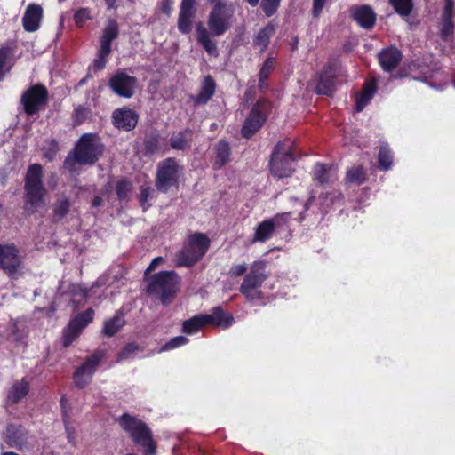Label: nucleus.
Returning a JSON list of instances; mask_svg holds the SVG:
<instances>
[{
  "instance_id": "nucleus-6",
  "label": "nucleus",
  "mask_w": 455,
  "mask_h": 455,
  "mask_svg": "<svg viewBox=\"0 0 455 455\" xmlns=\"http://www.w3.org/2000/svg\"><path fill=\"white\" fill-rule=\"evenodd\" d=\"M180 166L174 157H167L157 165L155 186L160 193L167 194L172 188H178Z\"/></svg>"
},
{
  "instance_id": "nucleus-63",
  "label": "nucleus",
  "mask_w": 455,
  "mask_h": 455,
  "mask_svg": "<svg viewBox=\"0 0 455 455\" xmlns=\"http://www.w3.org/2000/svg\"><path fill=\"white\" fill-rule=\"evenodd\" d=\"M251 7H255L259 4V0H245Z\"/></svg>"
},
{
  "instance_id": "nucleus-2",
  "label": "nucleus",
  "mask_w": 455,
  "mask_h": 455,
  "mask_svg": "<svg viewBox=\"0 0 455 455\" xmlns=\"http://www.w3.org/2000/svg\"><path fill=\"white\" fill-rule=\"evenodd\" d=\"M103 148L97 133H84L76 142L73 151L64 160L63 166L70 172H75L76 164L93 165L102 156Z\"/></svg>"
},
{
  "instance_id": "nucleus-11",
  "label": "nucleus",
  "mask_w": 455,
  "mask_h": 455,
  "mask_svg": "<svg viewBox=\"0 0 455 455\" xmlns=\"http://www.w3.org/2000/svg\"><path fill=\"white\" fill-rule=\"evenodd\" d=\"M94 310L90 307L72 318L63 331L62 345L68 347L81 334L83 330L93 321Z\"/></svg>"
},
{
  "instance_id": "nucleus-58",
  "label": "nucleus",
  "mask_w": 455,
  "mask_h": 455,
  "mask_svg": "<svg viewBox=\"0 0 455 455\" xmlns=\"http://www.w3.org/2000/svg\"><path fill=\"white\" fill-rule=\"evenodd\" d=\"M163 262H164V259H163L162 257H156V258H155V259L151 261V263L149 264V266L148 267V268L146 269V271H145V275H148V274H149V273L153 272V271L156 269V267L159 264H161V263H163Z\"/></svg>"
},
{
  "instance_id": "nucleus-12",
  "label": "nucleus",
  "mask_w": 455,
  "mask_h": 455,
  "mask_svg": "<svg viewBox=\"0 0 455 455\" xmlns=\"http://www.w3.org/2000/svg\"><path fill=\"white\" fill-rule=\"evenodd\" d=\"M22 265L18 247L14 243H0V269L9 277L16 275Z\"/></svg>"
},
{
  "instance_id": "nucleus-14",
  "label": "nucleus",
  "mask_w": 455,
  "mask_h": 455,
  "mask_svg": "<svg viewBox=\"0 0 455 455\" xmlns=\"http://www.w3.org/2000/svg\"><path fill=\"white\" fill-rule=\"evenodd\" d=\"M114 127L125 132L132 131L139 121L138 113L128 108L123 107L115 109L111 116Z\"/></svg>"
},
{
  "instance_id": "nucleus-44",
  "label": "nucleus",
  "mask_w": 455,
  "mask_h": 455,
  "mask_svg": "<svg viewBox=\"0 0 455 455\" xmlns=\"http://www.w3.org/2000/svg\"><path fill=\"white\" fill-rule=\"evenodd\" d=\"M334 88V78L327 77L325 74L321 75L316 92L319 94L331 95Z\"/></svg>"
},
{
  "instance_id": "nucleus-29",
  "label": "nucleus",
  "mask_w": 455,
  "mask_h": 455,
  "mask_svg": "<svg viewBox=\"0 0 455 455\" xmlns=\"http://www.w3.org/2000/svg\"><path fill=\"white\" fill-rule=\"evenodd\" d=\"M215 157L213 169L220 170L230 161L231 148L229 143L224 140H220L215 146Z\"/></svg>"
},
{
  "instance_id": "nucleus-54",
  "label": "nucleus",
  "mask_w": 455,
  "mask_h": 455,
  "mask_svg": "<svg viewBox=\"0 0 455 455\" xmlns=\"http://www.w3.org/2000/svg\"><path fill=\"white\" fill-rule=\"evenodd\" d=\"M315 179L320 183L324 184L331 180L328 169L324 165H317L315 171Z\"/></svg>"
},
{
  "instance_id": "nucleus-9",
  "label": "nucleus",
  "mask_w": 455,
  "mask_h": 455,
  "mask_svg": "<svg viewBox=\"0 0 455 455\" xmlns=\"http://www.w3.org/2000/svg\"><path fill=\"white\" fill-rule=\"evenodd\" d=\"M270 105V102L265 99L259 100L253 105L241 129L243 138L251 139L261 129L267 121Z\"/></svg>"
},
{
  "instance_id": "nucleus-42",
  "label": "nucleus",
  "mask_w": 455,
  "mask_h": 455,
  "mask_svg": "<svg viewBox=\"0 0 455 455\" xmlns=\"http://www.w3.org/2000/svg\"><path fill=\"white\" fill-rule=\"evenodd\" d=\"M16 51L15 45H4L0 47V80L4 76V68L7 61L12 58Z\"/></svg>"
},
{
  "instance_id": "nucleus-28",
  "label": "nucleus",
  "mask_w": 455,
  "mask_h": 455,
  "mask_svg": "<svg viewBox=\"0 0 455 455\" xmlns=\"http://www.w3.org/2000/svg\"><path fill=\"white\" fill-rule=\"evenodd\" d=\"M202 259L194 249L189 245H186L176 254V267H191Z\"/></svg>"
},
{
  "instance_id": "nucleus-13",
  "label": "nucleus",
  "mask_w": 455,
  "mask_h": 455,
  "mask_svg": "<svg viewBox=\"0 0 455 455\" xmlns=\"http://www.w3.org/2000/svg\"><path fill=\"white\" fill-rule=\"evenodd\" d=\"M4 440L10 448H15L21 451L32 449V445L28 442V431L21 425H7Z\"/></svg>"
},
{
  "instance_id": "nucleus-4",
  "label": "nucleus",
  "mask_w": 455,
  "mask_h": 455,
  "mask_svg": "<svg viewBox=\"0 0 455 455\" xmlns=\"http://www.w3.org/2000/svg\"><path fill=\"white\" fill-rule=\"evenodd\" d=\"M180 276L173 270L154 274L148 280L147 292L157 294L163 304L170 303L180 290Z\"/></svg>"
},
{
  "instance_id": "nucleus-18",
  "label": "nucleus",
  "mask_w": 455,
  "mask_h": 455,
  "mask_svg": "<svg viewBox=\"0 0 455 455\" xmlns=\"http://www.w3.org/2000/svg\"><path fill=\"white\" fill-rule=\"evenodd\" d=\"M277 217L266 219L256 226L252 243H266L273 237L279 226Z\"/></svg>"
},
{
  "instance_id": "nucleus-38",
  "label": "nucleus",
  "mask_w": 455,
  "mask_h": 455,
  "mask_svg": "<svg viewBox=\"0 0 455 455\" xmlns=\"http://www.w3.org/2000/svg\"><path fill=\"white\" fill-rule=\"evenodd\" d=\"M275 60L274 58H267L259 74V87L260 90H265L268 87L267 80L275 68Z\"/></svg>"
},
{
  "instance_id": "nucleus-32",
  "label": "nucleus",
  "mask_w": 455,
  "mask_h": 455,
  "mask_svg": "<svg viewBox=\"0 0 455 455\" xmlns=\"http://www.w3.org/2000/svg\"><path fill=\"white\" fill-rule=\"evenodd\" d=\"M119 27L115 19L108 20L107 25L103 29V34L100 38V46L104 49L112 51V42L118 37Z\"/></svg>"
},
{
  "instance_id": "nucleus-52",
  "label": "nucleus",
  "mask_w": 455,
  "mask_h": 455,
  "mask_svg": "<svg viewBox=\"0 0 455 455\" xmlns=\"http://www.w3.org/2000/svg\"><path fill=\"white\" fill-rule=\"evenodd\" d=\"M68 292L73 297H79L82 300L86 301L88 297V290L81 284L72 283L68 286Z\"/></svg>"
},
{
  "instance_id": "nucleus-46",
  "label": "nucleus",
  "mask_w": 455,
  "mask_h": 455,
  "mask_svg": "<svg viewBox=\"0 0 455 455\" xmlns=\"http://www.w3.org/2000/svg\"><path fill=\"white\" fill-rule=\"evenodd\" d=\"M111 53V50L104 49L100 46L97 58L92 62V67L95 71H100L105 68L107 64V58Z\"/></svg>"
},
{
  "instance_id": "nucleus-61",
  "label": "nucleus",
  "mask_w": 455,
  "mask_h": 455,
  "mask_svg": "<svg viewBox=\"0 0 455 455\" xmlns=\"http://www.w3.org/2000/svg\"><path fill=\"white\" fill-rule=\"evenodd\" d=\"M105 4L108 7V9H114L116 10L117 8L116 0H104Z\"/></svg>"
},
{
  "instance_id": "nucleus-60",
  "label": "nucleus",
  "mask_w": 455,
  "mask_h": 455,
  "mask_svg": "<svg viewBox=\"0 0 455 455\" xmlns=\"http://www.w3.org/2000/svg\"><path fill=\"white\" fill-rule=\"evenodd\" d=\"M103 203V200L101 198V196H95L92 201V206L93 208H97V207H100Z\"/></svg>"
},
{
  "instance_id": "nucleus-37",
  "label": "nucleus",
  "mask_w": 455,
  "mask_h": 455,
  "mask_svg": "<svg viewBox=\"0 0 455 455\" xmlns=\"http://www.w3.org/2000/svg\"><path fill=\"white\" fill-rule=\"evenodd\" d=\"M376 91V86L373 82L367 83L362 92L356 97L355 111L361 112L364 107L370 102Z\"/></svg>"
},
{
  "instance_id": "nucleus-41",
  "label": "nucleus",
  "mask_w": 455,
  "mask_h": 455,
  "mask_svg": "<svg viewBox=\"0 0 455 455\" xmlns=\"http://www.w3.org/2000/svg\"><path fill=\"white\" fill-rule=\"evenodd\" d=\"M389 4L395 12L402 17L409 16L413 10L412 0H389Z\"/></svg>"
},
{
  "instance_id": "nucleus-5",
  "label": "nucleus",
  "mask_w": 455,
  "mask_h": 455,
  "mask_svg": "<svg viewBox=\"0 0 455 455\" xmlns=\"http://www.w3.org/2000/svg\"><path fill=\"white\" fill-rule=\"evenodd\" d=\"M234 6L227 2H218L212 7L208 16V28L213 36L224 35L232 26Z\"/></svg>"
},
{
  "instance_id": "nucleus-31",
  "label": "nucleus",
  "mask_w": 455,
  "mask_h": 455,
  "mask_svg": "<svg viewBox=\"0 0 455 455\" xmlns=\"http://www.w3.org/2000/svg\"><path fill=\"white\" fill-rule=\"evenodd\" d=\"M197 41L204 48V50L211 56H218L219 52L216 43L210 38V32L202 25L198 23L196 28Z\"/></svg>"
},
{
  "instance_id": "nucleus-27",
  "label": "nucleus",
  "mask_w": 455,
  "mask_h": 455,
  "mask_svg": "<svg viewBox=\"0 0 455 455\" xmlns=\"http://www.w3.org/2000/svg\"><path fill=\"white\" fill-rule=\"evenodd\" d=\"M216 91V82L210 75L206 76L202 83L199 93L194 99L196 105H205L214 95Z\"/></svg>"
},
{
  "instance_id": "nucleus-10",
  "label": "nucleus",
  "mask_w": 455,
  "mask_h": 455,
  "mask_svg": "<svg viewBox=\"0 0 455 455\" xmlns=\"http://www.w3.org/2000/svg\"><path fill=\"white\" fill-rule=\"evenodd\" d=\"M108 85L118 97L131 99L135 94L138 79L124 69H118L110 76Z\"/></svg>"
},
{
  "instance_id": "nucleus-50",
  "label": "nucleus",
  "mask_w": 455,
  "mask_h": 455,
  "mask_svg": "<svg viewBox=\"0 0 455 455\" xmlns=\"http://www.w3.org/2000/svg\"><path fill=\"white\" fill-rule=\"evenodd\" d=\"M280 2L281 0H261L260 7L267 17H271L276 12Z\"/></svg>"
},
{
  "instance_id": "nucleus-22",
  "label": "nucleus",
  "mask_w": 455,
  "mask_h": 455,
  "mask_svg": "<svg viewBox=\"0 0 455 455\" xmlns=\"http://www.w3.org/2000/svg\"><path fill=\"white\" fill-rule=\"evenodd\" d=\"M453 0H445V5L442 14L440 23V36L443 39L447 40L453 34Z\"/></svg>"
},
{
  "instance_id": "nucleus-36",
  "label": "nucleus",
  "mask_w": 455,
  "mask_h": 455,
  "mask_svg": "<svg viewBox=\"0 0 455 455\" xmlns=\"http://www.w3.org/2000/svg\"><path fill=\"white\" fill-rule=\"evenodd\" d=\"M275 27L272 22L267 23L262 28L253 40L255 46L260 48V52H265L269 44L270 38L275 35Z\"/></svg>"
},
{
  "instance_id": "nucleus-45",
  "label": "nucleus",
  "mask_w": 455,
  "mask_h": 455,
  "mask_svg": "<svg viewBox=\"0 0 455 455\" xmlns=\"http://www.w3.org/2000/svg\"><path fill=\"white\" fill-rule=\"evenodd\" d=\"M92 19V10L88 7L79 8L74 14V21L79 28H82L86 21Z\"/></svg>"
},
{
  "instance_id": "nucleus-48",
  "label": "nucleus",
  "mask_w": 455,
  "mask_h": 455,
  "mask_svg": "<svg viewBox=\"0 0 455 455\" xmlns=\"http://www.w3.org/2000/svg\"><path fill=\"white\" fill-rule=\"evenodd\" d=\"M91 110L82 105L77 106L73 112L72 118L74 125H80L85 122Z\"/></svg>"
},
{
  "instance_id": "nucleus-25",
  "label": "nucleus",
  "mask_w": 455,
  "mask_h": 455,
  "mask_svg": "<svg viewBox=\"0 0 455 455\" xmlns=\"http://www.w3.org/2000/svg\"><path fill=\"white\" fill-rule=\"evenodd\" d=\"M379 59L382 68L386 71H391L400 63L402 53L397 48L389 47L379 54Z\"/></svg>"
},
{
  "instance_id": "nucleus-40",
  "label": "nucleus",
  "mask_w": 455,
  "mask_h": 455,
  "mask_svg": "<svg viewBox=\"0 0 455 455\" xmlns=\"http://www.w3.org/2000/svg\"><path fill=\"white\" fill-rule=\"evenodd\" d=\"M347 182L360 185L366 180V171L363 166H353L347 172Z\"/></svg>"
},
{
  "instance_id": "nucleus-15",
  "label": "nucleus",
  "mask_w": 455,
  "mask_h": 455,
  "mask_svg": "<svg viewBox=\"0 0 455 455\" xmlns=\"http://www.w3.org/2000/svg\"><path fill=\"white\" fill-rule=\"evenodd\" d=\"M169 151L166 138L163 137L159 131L154 129L146 133L143 139V153L146 156L156 154H165Z\"/></svg>"
},
{
  "instance_id": "nucleus-19",
  "label": "nucleus",
  "mask_w": 455,
  "mask_h": 455,
  "mask_svg": "<svg viewBox=\"0 0 455 455\" xmlns=\"http://www.w3.org/2000/svg\"><path fill=\"white\" fill-rule=\"evenodd\" d=\"M269 170L273 176L284 178V141H278L274 148L270 161Z\"/></svg>"
},
{
  "instance_id": "nucleus-64",
  "label": "nucleus",
  "mask_w": 455,
  "mask_h": 455,
  "mask_svg": "<svg viewBox=\"0 0 455 455\" xmlns=\"http://www.w3.org/2000/svg\"><path fill=\"white\" fill-rule=\"evenodd\" d=\"M297 44H298V38L295 37L294 38V42L292 43L291 44V50L294 51L296 48H297Z\"/></svg>"
},
{
  "instance_id": "nucleus-1",
  "label": "nucleus",
  "mask_w": 455,
  "mask_h": 455,
  "mask_svg": "<svg viewBox=\"0 0 455 455\" xmlns=\"http://www.w3.org/2000/svg\"><path fill=\"white\" fill-rule=\"evenodd\" d=\"M44 172L40 164L28 165L24 176L23 209L28 215L35 214L45 205L48 191L43 181Z\"/></svg>"
},
{
  "instance_id": "nucleus-35",
  "label": "nucleus",
  "mask_w": 455,
  "mask_h": 455,
  "mask_svg": "<svg viewBox=\"0 0 455 455\" xmlns=\"http://www.w3.org/2000/svg\"><path fill=\"white\" fill-rule=\"evenodd\" d=\"M209 319L204 316V314H199L185 320L182 323L181 331L187 335H193L197 333L202 328L206 326V322Z\"/></svg>"
},
{
  "instance_id": "nucleus-62",
  "label": "nucleus",
  "mask_w": 455,
  "mask_h": 455,
  "mask_svg": "<svg viewBox=\"0 0 455 455\" xmlns=\"http://www.w3.org/2000/svg\"><path fill=\"white\" fill-rule=\"evenodd\" d=\"M285 156H286V164H288V158H290L292 162H294L297 158V156L293 153H291L290 151H286L285 153Z\"/></svg>"
},
{
  "instance_id": "nucleus-33",
  "label": "nucleus",
  "mask_w": 455,
  "mask_h": 455,
  "mask_svg": "<svg viewBox=\"0 0 455 455\" xmlns=\"http://www.w3.org/2000/svg\"><path fill=\"white\" fill-rule=\"evenodd\" d=\"M210 239L204 233H195L189 236L188 243L196 252L202 258L206 254L210 248Z\"/></svg>"
},
{
  "instance_id": "nucleus-17",
  "label": "nucleus",
  "mask_w": 455,
  "mask_h": 455,
  "mask_svg": "<svg viewBox=\"0 0 455 455\" xmlns=\"http://www.w3.org/2000/svg\"><path fill=\"white\" fill-rule=\"evenodd\" d=\"M167 142L169 150L188 151L194 142V131L188 127L175 131L171 134L169 141Z\"/></svg>"
},
{
  "instance_id": "nucleus-23",
  "label": "nucleus",
  "mask_w": 455,
  "mask_h": 455,
  "mask_svg": "<svg viewBox=\"0 0 455 455\" xmlns=\"http://www.w3.org/2000/svg\"><path fill=\"white\" fill-rule=\"evenodd\" d=\"M30 384L26 378L12 384L7 392L6 401L10 404H17L29 393Z\"/></svg>"
},
{
  "instance_id": "nucleus-56",
  "label": "nucleus",
  "mask_w": 455,
  "mask_h": 455,
  "mask_svg": "<svg viewBox=\"0 0 455 455\" xmlns=\"http://www.w3.org/2000/svg\"><path fill=\"white\" fill-rule=\"evenodd\" d=\"M172 4L173 0H160V11L169 16L172 12Z\"/></svg>"
},
{
  "instance_id": "nucleus-24",
  "label": "nucleus",
  "mask_w": 455,
  "mask_h": 455,
  "mask_svg": "<svg viewBox=\"0 0 455 455\" xmlns=\"http://www.w3.org/2000/svg\"><path fill=\"white\" fill-rule=\"evenodd\" d=\"M204 316L208 319L210 318V320L206 322V326L213 325L226 329L231 326L235 322L232 315L226 313L221 307H213L212 314H204Z\"/></svg>"
},
{
  "instance_id": "nucleus-51",
  "label": "nucleus",
  "mask_w": 455,
  "mask_h": 455,
  "mask_svg": "<svg viewBox=\"0 0 455 455\" xmlns=\"http://www.w3.org/2000/svg\"><path fill=\"white\" fill-rule=\"evenodd\" d=\"M139 350V346L135 342L126 344L117 354L116 360L121 362L128 359L132 354Z\"/></svg>"
},
{
  "instance_id": "nucleus-30",
  "label": "nucleus",
  "mask_w": 455,
  "mask_h": 455,
  "mask_svg": "<svg viewBox=\"0 0 455 455\" xmlns=\"http://www.w3.org/2000/svg\"><path fill=\"white\" fill-rule=\"evenodd\" d=\"M71 201L65 195H60L52 204V222L62 220L70 212Z\"/></svg>"
},
{
  "instance_id": "nucleus-21",
  "label": "nucleus",
  "mask_w": 455,
  "mask_h": 455,
  "mask_svg": "<svg viewBox=\"0 0 455 455\" xmlns=\"http://www.w3.org/2000/svg\"><path fill=\"white\" fill-rule=\"evenodd\" d=\"M354 20L360 27L369 29L375 25L376 14L369 5L355 6L351 9Z\"/></svg>"
},
{
  "instance_id": "nucleus-43",
  "label": "nucleus",
  "mask_w": 455,
  "mask_h": 455,
  "mask_svg": "<svg viewBox=\"0 0 455 455\" xmlns=\"http://www.w3.org/2000/svg\"><path fill=\"white\" fill-rule=\"evenodd\" d=\"M378 161L379 166L384 170H388L391 168L393 164V156L391 155V151L387 144H384L380 147Z\"/></svg>"
},
{
  "instance_id": "nucleus-47",
  "label": "nucleus",
  "mask_w": 455,
  "mask_h": 455,
  "mask_svg": "<svg viewBox=\"0 0 455 455\" xmlns=\"http://www.w3.org/2000/svg\"><path fill=\"white\" fill-rule=\"evenodd\" d=\"M140 190V193L138 200L140 205L142 207L143 212H146L151 206V204H148V200L152 197L154 190L151 187L148 186H141Z\"/></svg>"
},
{
  "instance_id": "nucleus-53",
  "label": "nucleus",
  "mask_w": 455,
  "mask_h": 455,
  "mask_svg": "<svg viewBox=\"0 0 455 455\" xmlns=\"http://www.w3.org/2000/svg\"><path fill=\"white\" fill-rule=\"evenodd\" d=\"M73 380L76 387L83 389L90 384L92 378L87 377L84 373L76 369L73 374Z\"/></svg>"
},
{
  "instance_id": "nucleus-3",
  "label": "nucleus",
  "mask_w": 455,
  "mask_h": 455,
  "mask_svg": "<svg viewBox=\"0 0 455 455\" xmlns=\"http://www.w3.org/2000/svg\"><path fill=\"white\" fill-rule=\"evenodd\" d=\"M117 421L122 429L129 434L133 443L143 448L145 455L156 454L157 446L153 433L144 421L126 412Z\"/></svg>"
},
{
  "instance_id": "nucleus-26",
  "label": "nucleus",
  "mask_w": 455,
  "mask_h": 455,
  "mask_svg": "<svg viewBox=\"0 0 455 455\" xmlns=\"http://www.w3.org/2000/svg\"><path fill=\"white\" fill-rule=\"evenodd\" d=\"M106 351L102 349L95 350L90 356H88L84 363L76 368L79 371L84 373L87 377L92 378L97 371V367L100 362L105 358Z\"/></svg>"
},
{
  "instance_id": "nucleus-16",
  "label": "nucleus",
  "mask_w": 455,
  "mask_h": 455,
  "mask_svg": "<svg viewBox=\"0 0 455 455\" xmlns=\"http://www.w3.org/2000/svg\"><path fill=\"white\" fill-rule=\"evenodd\" d=\"M196 14V0H181L177 27L181 34L192 31L193 21Z\"/></svg>"
},
{
  "instance_id": "nucleus-59",
  "label": "nucleus",
  "mask_w": 455,
  "mask_h": 455,
  "mask_svg": "<svg viewBox=\"0 0 455 455\" xmlns=\"http://www.w3.org/2000/svg\"><path fill=\"white\" fill-rule=\"evenodd\" d=\"M60 403V407H61V411H62V414H63V422L65 425H67V422H68V411H67L68 400L65 395L61 396Z\"/></svg>"
},
{
  "instance_id": "nucleus-57",
  "label": "nucleus",
  "mask_w": 455,
  "mask_h": 455,
  "mask_svg": "<svg viewBox=\"0 0 455 455\" xmlns=\"http://www.w3.org/2000/svg\"><path fill=\"white\" fill-rule=\"evenodd\" d=\"M326 0H314L313 2V15L318 17L321 13Z\"/></svg>"
},
{
  "instance_id": "nucleus-39",
  "label": "nucleus",
  "mask_w": 455,
  "mask_h": 455,
  "mask_svg": "<svg viewBox=\"0 0 455 455\" xmlns=\"http://www.w3.org/2000/svg\"><path fill=\"white\" fill-rule=\"evenodd\" d=\"M132 189V183L127 178H121L116 183V194L120 202L129 200V194Z\"/></svg>"
},
{
  "instance_id": "nucleus-20",
  "label": "nucleus",
  "mask_w": 455,
  "mask_h": 455,
  "mask_svg": "<svg viewBox=\"0 0 455 455\" xmlns=\"http://www.w3.org/2000/svg\"><path fill=\"white\" fill-rule=\"evenodd\" d=\"M43 18V9L40 5L30 4L23 15L22 25L27 32H35L39 28Z\"/></svg>"
},
{
  "instance_id": "nucleus-8",
  "label": "nucleus",
  "mask_w": 455,
  "mask_h": 455,
  "mask_svg": "<svg viewBox=\"0 0 455 455\" xmlns=\"http://www.w3.org/2000/svg\"><path fill=\"white\" fill-rule=\"evenodd\" d=\"M49 100V92L41 83L35 84L25 90L20 97L23 111L28 116H35L44 110Z\"/></svg>"
},
{
  "instance_id": "nucleus-34",
  "label": "nucleus",
  "mask_w": 455,
  "mask_h": 455,
  "mask_svg": "<svg viewBox=\"0 0 455 455\" xmlns=\"http://www.w3.org/2000/svg\"><path fill=\"white\" fill-rule=\"evenodd\" d=\"M124 324L125 321L124 320L123 312L117 311L112 318L105 321L102 333L106 337H113L122 329Z\"/></svg>"
},
{
  "instance_id": "nucleus-7",
  "label": "nucleus",
  "mask_w": 455,
  "mask_h": 455,
  "mask_svg": "<svg viewBox=\"0 0 455 455\" xmlns=\"http://www.w3.org/2000/svg\"><path fill=\"white\" fill-rule=\"evenodd\" d=\"M264 261H254L248 274L244 275L240 286V292L248 299L254 300L260 297V287L267 279Z\"/></svg>"
},
{
  "instance_id": "nucleus-49",
  "label": "nucleus",
  "mask_w": 455,
  "mask_h": 455,
  "mask_svg": "<svg viewBox=\"0 0 455 455\" xmlns=\"http://www.w3.org/2000/svg\"><path fill=\"white\" fill-rule=\"evenodd\" d=\"M189 342L185 336H177L167 341L161 348L160 352L169 351L182 347Z\"/></svg>"
},
{
  "instance_id": "nucleus-55",
  "label": "nucleus",
  "mask_w": 455,
  "mask_h": 455,
  "mask_svg": "<svg viewBox=\"0 0 455 455\" xmlns=\"http://www.w3.org/2000/svg\"><path fill=\"white\" fill-rule=\"evenodd\" d=\"M248 269L247 264L243 263L239 265H233L228 270V275L232 278H236L243 275Z\"/></svg>"
}]
</instances>
